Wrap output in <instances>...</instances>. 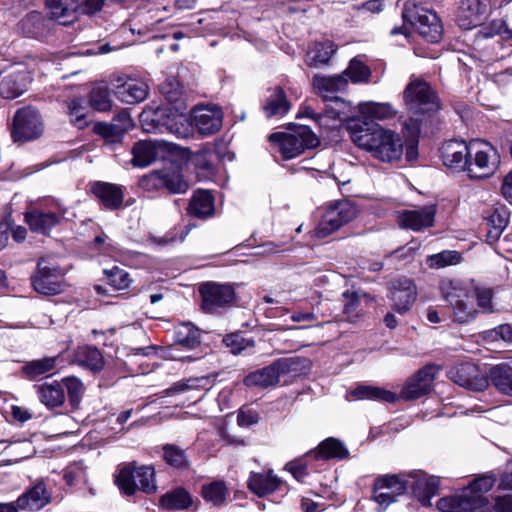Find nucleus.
Masks as SVG:
<instances>
[{
  "label": "nucleus",
  "instance_id": "53",
  "mask_svg": "<svg viewBox=\"0 0 512 512\" xmlns=\"http://www.w3.org/2000/svg\"><path fill=\"white\" fill-rule=\"evenodd\" d=\"M461 255L457 251H442L437 254L429 255L426 263L430 268L439 269L449 265H456L460 262Z\"/></svg>",
  "mask_w": 512,
  "mask_h": 512
},
{
  "label": "nucleus",
  "instance_id": "9",
  "mask_svg": "<svg viewBox=\"0 0 512 512\" xmlns=\"http://www.w3.org/2000/svg\"><path fill=\"white\" fill-rule=\"evenodd\" d=\"M470 159L467 174L470 179L492 176L499 167L500 155L495 147L483 140L470 142Z\"/></svg>",
  "mask_w": 512,
  "mask_h": 512
},
{
  "label": "nucleus",
  "instance_id": "5",
  "mask_svg": "<svg viewBox=\"0 0 512 512\" xmlns=\"http://www.w3.org/2000/svg\"><path fill=\"white\" fill-rule=\"evenodd\" d=\"M115 483L126 496H133L137 491L153 494L157 491L155 469L153 466L130 462L119 468Z\"/></svg>",
  "mask_w": 512,
  "mask_h": 512
},
{
  "label": "nucleus",
  "instance_id": "42",
  "mask_svg": "<svg viewBox=\"0 0 512 512\" xmlns=\"http://www.w3.org/2000/svg\"><path fill=\"white\" fill-rule=\"evenodd\" d=\"M348 455L344 443L333 437L325 439L317 447V457L321 459H344Z\"/></svg>",
  "mask_w": 512,
  "mask_h": 512
},
{
  "label": "nucleus",
  "instance_id": "37",
  "mask_svg": "<svg viewBox=\"0 0 512 512\" xmlns=\"http://www.w3.org/2000/svg\"><path fill=\"white\" fill-rule=\"evenodd\" d=\"M192 503L193 500L190 493L181 487L166 492L160 498V505L166 510L188 509Z\"/></svg>",
  "mask_w": 512,
  "mask_h": 512
},
{
  "label": "nucleus",
  "instance_id": "49",
  "mask_svg": "<svg viewBox=\"0 0 512 512\" xmlns=\"http://www.w3.org/2000/svg\"><path fill=\"white\" fill-rule=\"evenodd\" d=\"M210 380L208 377H195L189 378L185 381H179L170 388L166 389L164 393L167 396L183 393L190 390L208 389Z\"/></svg>",
  "mask_w": 512,
  "mask_h": 512
},
{
  "label": "nucleus",
  "instance_id": "41",
  "mask_svg": "<svg viewBox=\"0 0 512 512\" xmlns=\"http://www.w3.org/2000/svg\"><path fill=\"white\" fill-rule=\"evenodd\" d=\"M490 379L496 389L512 396V367L507 364L496 365L490 370Z\"/></svg>",
  "mask_w": 512,
  "mask_h": 512
},
{
  "label": "nucleus",
  "instance_id": "1",
  "mask_svg": "<svg viewBox=\"0 0 512 512\" xmlns=\"http://www.w3.org/2000/svg\"><path fill=\"white\" fill-rule=\"evenodd\" d=\"M350 129L353 142L380 161L393 162L401 158L403 143L395 132L384 129L376 122L361 120L350 125Z\"/></svg>",
  "mask_w": 512,
  "mask_h": 512
},
{
  "label": "nucleus",
  "instance_id": "52",
  "mask_svg": "<svg viewBox=\"0 0 512 512\" xmlns=\"http://www.w3.org/2000/svg\"><path fill=\"white\" fill-rule=\"evenodd\" d=\"M90 105L97 111L106 112L112 107L109 89L105 86H97L90 92Z\"/></svg>",
  "mask_w": 512,
  "mask_h": 512
},
{
  "label": "nucleus",
  "instance_id": "61",
  "mask_svg": "<svg viewBox=\"0 0 512 512\" xmlns=\"http://www.w3.org/2000/svg\"><path fill=\"white\" fill-rule=\"evenodd\" d=\"M225 345L231 349L233 354H239L247 348L254 346V341L251 339H245L239 333H232L223 339Z\"/></svg>",
  "mask_w": 512,
  "mask_h": 512
},
{
  "label": "nucleus",
  "instance_id": "51",
  "mask_svg": "<svg viewBox=\"0 0 512 512\" xmlns=\"http://www.w3.org/2000/svg\"><path fill=\"white\" fill-rule=\"evenodd\" d=\"M218 159L216 150L211 146H204L193 157V163L201 170L213 172L215 160Z\"/></svg>",
  "mask_w": 512,
  "mask_h": 512
},
{
  "label": "nucleus",
  "instance_id": "17",
  "mask_svg": "<svg viewBox=\"0 0 512 512\" xmlns=\"http://www.w3.org/2000/svg\"><path fill=\"white\" fill-rule=\"evenodd\" d=\"M470 143L462 140H449L440 148V155L443 164L454 171L467 172L470 159Z\"/></svg>",
  "mask_w": 512,
  "mask_h": 512
},
{
  "label": "nucleus",
  "instance_id": "50",
  "mask_svg": "<svg viewBox=\"0 0 512 512\" xmlns=\"http://www.w3.org/2000/svg\"><path fill=\"white\" fill-rule=\"evenodd\" d=\"M325 114L332 119L345 120L350 114V104L344 99L333 96L332 98L325 101Z\"/></svg>",
  "mask_w": 512,
  "mask_h": 512
},
{
  "label": "nucleus",
  "instance_id": "3",
  "mask_svg": "<svg viewBox=\"0 0 512 512\" xmlns=\"http://www.w3.org/2000/svg\"><path fill=\"white\" fill-rule=\"evenodd\" d=\"M494 483V477L481 476L462 489L460 493L439 499L437 508L441 512H478L483 510L489 505L484 495L492 489Z\"/></svg>",
  "mask_w": 512,
  "mask_h": 512
},
{
  "label": "nucleus",
  "instance_id": "46",
  "mask_svg": "<svg viewBox=\"0 0 512 512\" xmlns=\"http://www.w3.org/2000/svg\"><path fill=\"white\" fill-rule=\"evenodd\" d=\"M94 131L101 136L106 146L114 149L117 145H121L124 133L119 130L115 124L107 122H99L94 125Z\"/></svg>",
  "mask_w": 512,
  "mask_h": 512
},
{
  "label": "nucleus",
  "instance_id": "22",
  "mask_svg": "<svg viewBox=\"0 0 512 512\" xmlns=\"http://www.w3.org/2000/svg\"><path fill=\"white\" fill-rule=\"evenodd\" d=\"M389 296L393 301V309L399 314H404L416 300V285L409 278H398L392 283Z\"/></svg>",
  "mask_w": 512,
  "mask_h": 512
},
{
  "label": "nucleus",
  "instance_id": "8",
  "mask_svg": "<svg viewBox=\"0 0 512 512\" xmlns=\"http://www.w3.org/2000/svg\"><path fill=\"white\" fill-rule=\"evenodd\" d=\"M406 107L414 115L434 113L440 109V100L429 83L411 76L403 92Z\"/></svg>",
  "mask_w": 512,
  "mask_h": 512
},
{
  "label": "nucleus",
  "instance_id": "19",
  "mask_svg": "<svg viewBox=\"0 0 512 512\" xmlns=\"http://www.w3.org/2000/svg\"><path fill=\"white\" fill-rule=\"evenodd\" d=\"M438 369L434 365H427L420 369L414 377L409 379L401 391L405 400L418 399L432 390L433 381Z\"/></svg>",
  "mask_w": 512,
  "mask_h": 512
},
{
  "label": "nucleus",
  "instance_id": "39",
  "mask_svg": "<svg viewBox=\"0 0 512 512\" xmlns=\"http://www.w3.org/2000/svg\"><path fill=\"white\" fill-rule=\"evenodd\" d=\"M359 110L365 117L363 121L385 120L392 118L396 111L389 103L364 102L359 104Z\"/></svg>",
  "mask_w": 512,
  "mask_h": 512
},
{
  "label": "nucleus",
  "instance_id": "25",
  "mask_svg": "<svg viewBox=\"0 0 512 512\" xmlns=\"http://www.w3.org/2000/svg\"><path fill=\"white\" fill-rule=\"evenodd\" d=\"M193 123L202 135L214 134L222 127V110L217 106L197 107L193 111Z\"/></svg>",
  "mask_w": 512,
  "mask_h": 512
},
{
  "label": "nucleus",
  "instance_id": "54",
  "mask_svg": "<svg viewBox=\"0 0 512 512\" xmlns=\"http://www.w3.org/2000/svg\"><path fill=\"white\" fill-rule=\"evenodd\" d=\"M176 341L187 348H194L200 343V332L191 324H183L176 331Z\"/></svg>",
  "mask_w": 512,
  "mask_h": 512
},
{
  "label": "nucleus",
  "instance_id": "11",
  "mask_svg": "<svg viewBox=\"0 0 512 512\" xmlns=\"http://www.w3.org/2000/svg\"><path fill=\"white\" fill-rule=\"evenodd\" d=\"M139 184L147 191L166 189L171 194L185 193L189 188L182 174L172 168L151 171L140 179Z\"/></svg>",
  "mask_w": 512,
  "mask_h": 512
},
{
  "label": "nucleus",
  "instance_id": "64",
  "mask_svg": "<svg viewBox=\"0 0 512 512\" xmlns=\"http://www.w3.org/2000/svg\"><path fill=\"white\" fill-rule=\"evenodd\" d=\"M110 123L115 124V126L124 134H126L134 125L130 114L125 109H122L117 115H115Z\"/></svg>",
  "mask_w": 512,
  "mask_h": 512
},
{
  "label": "nucleus",
  "instance_id": "13",
  "mask_svg": "<svg viewBox=\"0 0 512 512\" xmlns=\"http://www.w3.org/2000/svg\"><path fill=\"white\" fill-rule=\"evenodd\" d=\"M199 293L202 297V308L207 313H216L232 305L236 299L235 290L231 284L206 282L201 284Z\"/></svg>",
  "mask_w": 512,
  "mask_h": 512
},
{
  "label": "nucleus",
  "instance_id": "31",
  "mask_svg": "<svg viewBox=\"0 0 512 512\" xmlns=\"http://www.w3.org/2000/svg\"><path fill=\"white\" fill-rule=\"evenodd\" d=\"M40 402L48 409L61 407L65 402V390L58 381L45 382L33 386Z\"/></svg>",
  "mask_w": 512,
  "mask_h": 512
},
{
  "label": "nucleus",
  "instance_id": "26",
  "mask_svg": "<svg viewBox=\"0 0 512 512\" xmlns=\"http://www.w3.org/2000/svg\"><path fill=\"white\" fill-rule=\"evenodd\" d=\"M91 192L105 209L114 211L122 207L124 192L119 185L97 181L91 185Z\"/></svg>",
  "mask_w": 512,
  "mask_h": 512
},
{
  "label": "nucleus",
  "instance_id": "34",
  "mask_svg": "<svg viewBox=\"0 0 512 512\" xmlns=\"http://www.w3.org/2000/svg\"><path fill=\"white\" fill-rule=\"evenodd\" d=\"M188 213L196 218L205 219L214 214V199L208 191L198 190L194 192Z\"/></svg>",
  "mask_w": 512,
  "mask_h": 512
},
{
  "label": "nucleus",
  "instance_id": "21",
  "mask_svg": "<svg viewBox=\"0 0 512 512\" xmlns=\"http://www.w3.org/2000/svg\"><path fill=\"white\" fill-rule=\"evenodd\" d=\"M435 205H426L419 209L404 210L398 214V225L402 229L419 232L434 225L436 215Z\"/></svg>",
  "mask_w": 512,
  "mask_h": 512
},
{
  "label": "nucleus",
  "instance_id": "55",
  "mask_svg": "<svg viewBox=\"0 0 512 512\" xmlns=\"http://www.w3.org/2000/svg\"><path fill=\"white\" fill-rule=\"evenodd\" d=\"M67 389L68 398L72 407H78L84 394V385L80 379L74 376L65 377L60 382Z\"/></svg>",
  "mask_w": 512,
  "mask_h": 512
},
{
  "label": "nucleus",
  "instance_id": "47",
  "mask_svg": "<svg viewBox=\"0 0 512 512\" xmlns=\"http://www.w3.org/2000/svg\"><path fill=\"white\" fill-rule=\"evenodd\" d=\"M227 494L228 490L223 481H214L202 486L201 495L203 499L215 506L222 505Z\"/></svg>",
  "mask_w": 512,
  "mask_h": 512
},
{
  "label": "nucleus",
  "instance_id": "60",
  "mask_svg": "<svg viewBox=\"0 0 512 512\" xmlns=\"http://www.w3.org/2000/svg\"><path fill=\"white\" fill-rule=\"evenodd\" d=\"M474 297L477 300V305L483 313L494 312L493 306V290L488 287H475Z\"/></svg>",
  "mask_w": 512,
  "mask_h": 512
},
{
  "label": "nucleus",
  "instance_id": "36",
  "mask_svg": "<svg viewBox=\"0 0 512 512\" xmlns=\"http://www.w3.org/2000/svg\"><path fill=\"white\" fill-rule=\"evenodd\" d=\"M290 109V103L286 98L284 90L277 86L271 90L270 95L263 104V110L267 118L283 116Z\"/></svg>",
  "mask_w": 512,
  "mask_h": 512
},
{
  "label": "nucleus",
  "instance_id": "57",
  "mask_svg": "<svg viewBox=\"0 0 512 512\" xmlns=\"http://www.w3.org/2000/svg\"><path fill=\"white\" fill-rule=\"evenodd\" d=\"M341 75H344L345 78L349 77L354 83H360L368 81L371 71L361 61L353 59Z\"/></svg>",
  "mask_w": 512,
  "mask_h": 512
},
{
  "label": "nucleus",
  "instance_id": "12",
  "mask_svg": "<svg viewBox=\"0 0 512 512\" xmlns=\"http://www.w3.org/2000/svg\"><path fill=\"white\" fill-rule=\"evenodd\" d=\"M43 133V123L38 111L32 107L19 109L14 117L11 136L15 142H28L37 139Z\"/></svg>",
  "mask_w": 512,
  "mask_h": 512
},
{
  "label": "nucleus",
  "instance_id": "2",
  "mask_svg": "<svg viewBox=\"0 0 512 512\" xmlns=\"http://www.w3.org/2000/svg\"><path fill=\"white\" fill-rule=\"evenodd\" d=\"M411 486L414 495L423 506H431V499L438 494L440 478L426 476L419 473L413 481L403 480L396 475H385L375 480L373 486V499L387 507L396 501V497L402 495Z\"/></svg>",
  "mask_w": 512,
  "mask_h": 512
},
{
  "label": "nucleus",
  "instance_id": "29",
  "mask_svg": "<svg viewBox=\"0 0 512 512\" xmlns=\"http://www.w3.org/2000/svg\"><path fill=\"white\" fill-rule=\"evenodd\" d=\"M347 85V78L341 74L334 76H324L317 74L313 77L312 80L314 91L320 95L324 101L335 96V93L345 90Z\"/></svg>",
  "mask_w": 512,
  "mask_h": 512
},
{
  "label": "nucleus",
  "instance_id": "32",
  "mask_svg": "<svg viewBox=\"0 0 512 512\" xmlns=\"http://www.w3.org/2000/svg\"><path fill=\"white\" fill-rule=\"evenodd\" d=\"M281 483V479L271 470L259 473L252 472L248 479L249 489L259 497L273 493Z\"/></svg>",
  "mask_w": 512,
  "mask_h": 512
},
{
  "label": "nucleus",
  "instance_id": "20",
  "mask_svg": "<svg viewBox=\"0 0 512 512\" xmlns=\"http://www.w3.org/2000/svg\"><path fill=\"white\" fill-rule=\"evenodd\" d=\"M17 27L18 31L25 37L41 41L47 39L53 30L51 19L37 11L27 13L19 21Z\"/></svg>",
  "mask_w": 512,
  "mask_h": 512
},
{
  "label": "nucleus",
  "instance_id": "35",
  "mask_svg": "<svg viewBox=\"0 0 512 512\" xmlns=\"http://www.w3.org/2000/svg\"><path fill=\"white\" fill-rule=\"evenodd\" d=\"M348 397L355 400H375L380 402L393 403L397 399V395L389 390L371 385H359L353 389Z\"/></svg>",
  "mask_w": 512,
  "mask_h": 512
},
{
  "label": "nucleus",
  "instance_id": "38",
  "mask_svg": "<svg viewBox=\"0 0 512 512\" xmlns=\"http://www.w3.org/2000/svg\"><path fill=\"white\" fill-rule=\"evenodd\" d=\"M277 376L280 379L286 375L299 374L310 366V361L305 357L291 356L273 361Z\"/></svg>",
  "mask_w": 512,
  "mask_h": 512
},
{
  "label": "nucleus",
  "instance_id": "18",
  "mask_svg": "<svg viewBox=\"0 0 512 512\" xmlns=\"http://www.w3.org/2000/svg\"><path fill=\"white\" fill-rule=\"evenodd\" d=\"M51 500L52 491L44 479H37L17 498L16 503L20 510L35 512L47 506Z\"/></svg>",
  "mask_w": 512,
  "mask_h": 512
},
{
  "label": "nucleus",
  "instance_id": "48",
  "mask_svg": "<svg viewBox=\"0 0 512 512\" xmlns=\"http://www.w3.org/2000/svg\"><path fill=\"white\" fill-rule=\"evenodd\" d=\"M163 458L168 465L177 469H184L189 466L186 451L175 444L163 446Z\"/></svg>",
  "mask_w": 512,
  "mask_h": 512
},
{
  "label": "nucleus",
  "instance_id": "62",
  "mask_svg": "<svg viewBox=\"0 0 512 512\" xmlns=\"http://www.w3.org/2000/svg\"><path fill=\"white\" fill-rule=\"evenodd\" d=\"M507 21L504 19H494L489 24L481 26L478 35L483 38L499 35L504 39Z\"/></svg>",
  "mask_w": 512,
  "mask_h": 512
},
{
  "label": "nucleus",
  "instance_id": "15",
  "mask_svg": "<svg viewBox=\"0 0 512 512\" xmlns=\"http://www.w3.org/2000/svg\"><path fill=\"white\" fill-rule=\"evenodd\" d=\"M31 75L25 67L11 66L0 73V95L15 99L27 91Z\"/></svg>",
  "mask_w": 512,
  "mask_h": 512
},
{
  "label": "nucleus",
  "instance_id": "10",
  "mask_svg": "<svg viewBox=\"0 0 512 512\" xmlns=\"http://www.w3.org/2000/svg\"><path fill=\"white\" fill-rule=\"evenodd\" d=\"M356 215V206L348 200H341L331 204L321 217L316 228V236L319 238L327 237L352 221Z\"/></svg>",
  "mask_w": 512,
  "mask_h": 512
},
{
  "label": "nucleus",
  "instance_id": "24",
  "mask_svg": "<svg viewBox=\"0 0 512 512\" xmlns=\"http://www.w3.org/2000/svg\"><path fill=\"white\" fill-rule=\"evenodd\" d=\"M112 85L115 96L123 103H140L148 95V85L141 80L118 78Z\"/></svg>",
  "mask_w": 512,
  "mask_h": 512
},
{
  "label": "nucleus",
  "instance_id": "59",
  "mask_svg": "<svg viewBox=\"0 0 512 512\" xmlns=\"http://www.w3.org/2000/svg\"><path fill=\"white\" fill-rule=\"evenodd\" d=\"M68 113L71 117V121L79 129L87 126L86 107L84 106V100L82 98L73 99L69 102Z\"/></svg>",
  "mask_w": 512,
  "mask_h": 512
},
{
  "label": "nucleus",
  "instance_id": "4",
  "mask_svg": "<svg viewBox=\"0 0 512 512\" xmlns=\"http://www.w3.org/2000/svg\"><path fill=\"white\" fill-rule=\"evenodd\" d=\"M443 299L452 308L453 322L466 325L473 322L478 311L475 309L469 289L457 279L444 278L439 283Z\"/></svg>",
  "mask_w": 512,
  "mask_h": 512
},
{
  "label": "nucleus",
  "instance_id": "56",
  "mask_svg": "<svg viewBox=\"0 0 512 512\" xmlns=\"http://www.w3.org/2000/svg\"><path fill=\"white\" fill-rule=\"evenodd\" d=\"M104 274L108 279L109 285L114 290H124L128 288L131 283L129 273L118 266H114L111 269H105Z\"/></svg>",
  "mask_w": 512,
  "mask_h": 512
},
{
  "label": "nucleus",
  "instance_id": "43",
  "mask_svg": "<svg viewBox=\"0 0 512 512\" xmlns=\"http://www.w3.org/2000/svg\"><path fill=\"white\" fill-rule=\"evenodd\" d=\"M56 357H45L42 359H35L27 362L22 368V374L24 378L34 380L35 378L42 376L56 367Z\"/></svg>",
  "mask_w": 512,
  "mask_h": 512
},
{
  "label": "nucleus",
  "instance_id": "63",
  "mask_svg": "<svg viewBox=\"0 0 512 512\" xmlns=\"http://www.w3.org/2000/svg\"><path fill=\"white\" fill-rule=\"evenodd\" d=\"M486 334L487 338L493 340L502 339L505 342H512V326L510 324H501L487 331Z\"/></svg>",
  "mask_w": 512,
  "mask_h": 512
},
{
  "label": "nucleus",
  "instance_id": "28",
  "mask_svg": "<svg viewBox=\"0 0 512 512\" xmlns=\"http://www.w3.org/2000/svg\"><path fill=\"white\" fill-rule=\"evenodd\" d=\"M46 8L51 20L61 25H70L77 19L79 4L77 0H46Z\"/></svg>",
  "mask_w": 512,
  "mask_h": 512
},
{
  "label": "nucleus",
  "instance_id": "45",
  "mask_svg": "<svg viewBox=\"0 0 512 512\" xmlns=\"http://www.w3.org/2000/svg\"><path fill=\"white\" fill-rule=\"evenodd\" d=\"M78 362L93 372H99L104 367V357L95 346H85L78 351Z\"/></svg>",
  "mask_w": 512,
  "mask_h": 512
},
{
  "label": "nucleus",
  "instance_id": "14",
  "mask_svg": "<svg viewBox=\"0 0 512 512\" xmlns=\"http://www.w3.org/2000/svg\"><path fill=\"white\" fill-rule=\"evenodd\" d=\"M31 281L34 290L46 296L60 294L65 289L61 269L56 266L50 267L43 260L38 262Z\"/></svg>",
  "mask_w": 512,
  "mask_h": 512
},
{
  "label": "nucleus",
  "instance_id": "44",
  "mask_svg": "<svg viewBox=\"0 0 512 512\" xmlns=\"http://www.w3.org/2000/svg\"><path fill=\"white\" fill-rule=\"evenodd\" d=\"M336 49L332 42L317 43L307 52L306 64L310 67H318L327 64Z\"/></svg>",
  "mask_w": 512,
  "mask_h": 512
},
{
  "label": "nucleus",
  "instance_id": "33",
  "mask_svg": "<svg viewBox=\"0 0 512 512\" xmlns=\"http://www.w3.org/2000/svg\"><path fill=\"white\" fill-rule=\"evenodd\" d=\"M279 382L280 381L277 376V372L273 362L268 366L250 372L245 376L243 380V383L247 387H256L263 389L276 386L279 384Z\"/></svg>",
  "mask_w": 512,
  "mask_h": 512
},
{
  "label": "nucleus",
  "instance_id": "58",
  "mask_svg": "<svg viewBox=\"0 0 512 512\" xmlns=\"http://www.w3.org/2000/svg\"><path fill=\"white\" fill-rule=\"evenodd\" d=\"M343 297V313L351 322L355 321L360 316V296L357 292L345 291Z\"/></svg>",
  "mask_w": 512,
  "mask_h": 512
},
{
  "label": "nucleus",
  "instance_id": "6",
  "mask_svg": "<svg viewBox=\"0 0 512 512\" xmlns=\"http://www.w3.org/2000/svg\"><path fill=\"white\" fill-rule=\"evenodd\" d=\"M269 141L278 148L285 160L295 158L305 150L319 145L318 137L306 125L295 126L289 133H273L269 135Z\"/></svg>",
  "mask_w": 512,
  "mask_h": 512
},
{
  "label": "nucleus",
  "instance_id": "40",
  "mask_svg": "<svg viewBox=\"0 0 512 512\" xmlns=\"http://www.w3.org/2000/svg\"><path fill=\"white\" fill-rule=\"evenodd\" d=\"M134 166L146 167L157 159V147L152 141H138L132 148Z\"/></svg>",
  "mask_w": 512,
  "mask_h": 512
},
{
  "label": "nucleus",
  "instance_id": "30",
  "mask_svg": "<svg viewBox=\"0 0 512 512\" xmlns=\"http://www.w3.org/2000/svg\"><path fill=\"white\" fill-rule=\"evenodd\" d=\"M62 214L33 209L25 214L26 223L34 232L47 234L53 227L60 224Z\"/></svg>",
  "mask_w": 512,
  "mask_h": 512
},
{
  "label": "nucleus",
  "instance_id": "16",
  "mask_svg": "<svg viewBox=\"0 0 512 512\" xmlns=\"http://www.w3.org/2000/svg\"><path fill=\"white\" fill-rule=\"evenodd\" d=\"M448 377L457 385L474 391H483L488 386V378L473 363H461L448 371Z\"/></svg>",
  "mask_w": 512,
  "mask_h": 512
},
{
  "label": "nucleus",
  "instance_id": "27",
  "mask_svg": "<svg viewBox=\"0 0 512 512\" xmlns=\"http://www.w3.org/2000/svg\"><path fill=\"white\" fill-rule=\"evenodd\" d=\"M164 111H156L153 114L151 122L153 124V130L157 133H170L175 135L177 138H185L189 134L188 126L184 123L183 116L167 115L164 120Z\"/></svg>",
  "mask_w": 512,
  "mask_h": 512
},
{
  "label": "nucleus",
  "instance_id": "23",
  "mask_svg": "<svg viewBox=\"0 0 512 512\" xmlns=\"http://www.w3.org/2000/svg\"><path fill=\"white\" fill-rule=\"evenodd\" d=\"M488 12V3L483 0H461L458 8L457 22L465 30L481 25Z\"/></svg>",
  "mask_w": 512,
  "mask_h": 512
},
{
  "label": "nucleus",
  "instance_id": "7",
  "mask_svg": "<svg viewBox=\"0 0 512 512\" xmlns=\"http://www.w3.org/2000/svg\"><path fill=\"white\" fill-rule=\"evenodd\" d=\"M404 22L409 24L430 43H437L443 35V26L437 14L413 2H406L402 11Z\"/></svg>",
  "mask_w": 512,
  "mask_h": 512
}]
</instances>
